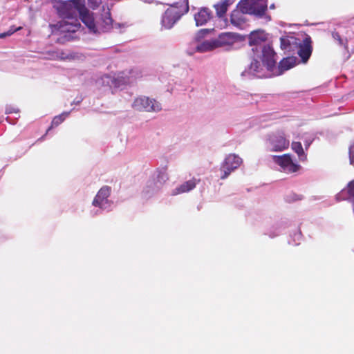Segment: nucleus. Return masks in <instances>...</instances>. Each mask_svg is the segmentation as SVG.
Listing matches in <instances>:
<instances>
[{
    "instance_id": "obj_1",
    "label": "nucleus",
    "mask_w": 354,
    "mask_h": 354,
    "mask_svg": "<svg viewBox=\"0 0 354 354\" xmlns=\"http://www.w3.org/2000/svg\"><path fill=\"white\" fill-rule=\"evenodd\" d=\"M81 1L73 0L62 3L57 7L58 14L62 18V20L57 24L61 31L76 32L80 27L77 19L79 16L91 32L97 33L99 32L93 14L84 6V3H82Z\"/></svg>"
},
{
    "instance_id": "obj_2",
    "label": "nucleus",
    "mask_w": 354,
    "mask_h": 354,
    "mask_svg": "<svg viewBox=\"0 0 354 354\" xmlns=\"http://www.w3.org/2000/svg\"><path fill=\"white\" fill-rule=\"evenodd\" d=\"M266 39L267 35L263 30H258L250 33L249 44L250 46H255V48H252L254 52H258L259 49L261 50V55L258 57L260 58L261 63L257 59H254L251 62L248 68L242 72V76L248 77L254 76L259 78L266 77L269 76V74L266 73L264 68L268 72H270L275 67L277 59L274 50L270 45L261 46V44L266 41Z\"/></svg>"
},
{
    "instance_id": "obj_3",
    "label": "nucleus",
    "mask_w": 354,
    "mask_h": 354,
    "mask_svg": "<svg viewBox=\"0 0 354 354\" xmlns=\"http://www.w3.org/2000/svg\"><path fill=\"white\" fill-rule=\"evenodd\" d=\"M171 8H168L162 17V26L166 29H170L180 19V17L189 11L188 0H184V6L182 8L178 7V3L172 4L167 3Z\"/></svg>"
},
{
    "instance_id": "obj_4",
    "label": "nucleus",
    "mask_w": 354,
    "mask_h": 354,
    "mask_svg": "<svg viewBox=\"0 0 354 354\" xmlns=\"http://www.w3.org/2000/svg\"><path fill=\"white\" fill-rule=\"evenodd\" d=\"M239 6L243 12L249 15L264 18L267 21L270 20V17L266 14L268 7L266 0H242Z\"/></svg>"
},
{
    "instance_id": "obj_5",
    "label": "nucleus",
    "mask_w": 354,
    "mask_h": 354,
    "mask_svg": "<svg viewBox=\"0 0 354 354\" xmlns=\"http://www.w3.org/2000/svg\"><path fill=\"white\" fill-rule=\"evenodd\" d=\"M266 144L268 151L280 152L289 147L290 142L283 131H276L266 136Z\"/></svg>"
},
{
    "instance_id": "obj_6",
    "label": "nucleus",
    "mask_w": 354,
    "mask_h": 354,
    "mask_svg": "<svg viewBox=\"0 0 354 354\" xmlns=\"http://www.w3.org/2000/svg\"><path fill=\"white\" fill-rule=\"evenodd\" d=\"M132 107L139 111L158 112L162 109L161 104L148 97L141 96L133 101Z\"/></svg>"
},
{
    "instance_id": "obj_7",
    "label": "nucleus",
    "mask_w": 354,
    "mask_h": 354,
    "mask_svg": "<svg viewBox=\"0 0 354 354\" xmlns=\"http://www.w3.org/2000/svg\"><path fill=\"white\" fill-rule=\"evenodd\" d=\"M242 162V158L238 155L228 154L221 166V171L223 173L221 178L225 179L232 171L238 169Z\"/></svg>"
},
{
    "instance_id": "obj_8",
    "label": "nucleus",
    "mask_w": 354,
    "mask_h": 354,
    "mask_svg": "<svg viewBox=\"0 0 354 354\" xmlns=\"http://www.w3.org/2000/svg\"><path fill=\"white\" fill-rule=\"evenodd\" d=\"M273 161L281 167L283 171L286 173H293L297 171L300 165L295 163L290 154L283 156H272Z\"/></svg>"
},
{
    "instance_id": "obj_9",
    "label": "nucleus",
    "mask_w": 354,
    "mask_h": 354,
    "mask_svg": "<svg viewBox=\"0 0 354 354\" xmlns=\"http://www.w3.org/2000/svg\"><path fill=\"white\" fill-rule=\"evenodd\" d=\"M111 194V188L108 186L102 187L95 196L93 205L103 210H109L112 203L108 199Z\"/></svg>"
},
{
    "instance_id": "obj_10",
    "label": "nucleus",
    "mask_w": 354,
    "mask_h": 354,
    "mask_svg": "<svg viewBox=\"0 0 354 354\" xmlns=\"http://www.w3.org/2000/svg\"><path fill=\"white\" fill-rule=\"evenodd\" d=\"M213 17V13L209 8L206 7L200 8L194 15L196 26H201L207 24Z\"/></svg>"
},
{
    "instance_id": "obj_11",
    "label": "nucleus",
    "mask_w": 354,
    "mask_h": 354,
    "mask_svg": "<svg viewBox=\"0 0 354 354\" xmlns=\"http://www.w3.org/2000/svg\"><path fill=\"white\" fill-rule=\"evenodd\" d=\"M296 64V59L294 57H287L283 59L279 64L277 72H274V70H277L276 66L273 68L272 71L268 72L266 68H264L265 71L266 73L269 74V76L267 77H270L272 75H281L283 72L285 71H287L291 68H292Z\"/></svg>"
},
{
    "instance_id": "obj_12",
    "label": "nucleus",
    "mask_w": 354,
    "mask_h": 354,
    "mask_svg": "<svg viewBox=\"0 0 354 354\" xmlns=\"http://www.w3.org/2000/svg\"><path fill=\"white\" fill-rule=\"evenodd\" d=\"M120 25L118 24H113V20L111 17V13L109 11H106L102 15L100 21L97 22V27L98 28L99 32L97 33H100L101 32H106L114 27H120Z\"/></svg>"
},
{
    "instance_id": "obj_13",
    "label": "nucleus",
    "mask_w": 354,
    "mask_h": 354,
    "mask_svg": "<svg viewBox=\"0 0 354 354\" xmlns=\"http://www.w3.org/2000/svg\"><path fill=\"white\" fill-rule=\"evenodd\" d=\"M237 41V35L232 32H223L214 39L216 47L232 46Z\"/></svg>"
},
{
    "instance_id": "obj_14",
    "label": "nucleus",
    "mask_w": 354,
    "mask_h": 354,
    "mask_svg": "<svg viewBox=\"0 0 354 354\" xmlns=\"http://www.w3.org/2000/svg\"><path fill=\"white\" fill-rule=\"evenodd\" d=\"M245 14L247 13L243 12L240 7L239 10H233L230 15L231 24L238 28H243L247 21Z\"/></svg>"
},
{
    "instance_id": "obj_15",
    "label": "nucleus",
    "mask_w": 354,
    "mask_h": 354,
    "mask_svg": "<svg viewBox=\"0 0 354 354\" xmlns=\"http://www.w3.org/2000/svg\"><path fill=\"white\" fill-rule=\"evenodd\" d=\"M312 53L311 40L310 37L304 39L303 44L299 46L298 55L303 62H306Z\"/></svg>"
},
{
    "instance_id": "obj_16",
    "label": "nucleus",
    "mask_w": 354,
    "mask_h": 354,
    "mask_svg": "<svg viewBox=\"0 0 354 354\" xmlns=\"http://www.w3.org/2000/svg\"><path fill=\"white\" fill-rule=\"evenodd\" d=\"M192 45L194 46V50H187V53L189 55H192L194 53V51H197L199 53H205L212 50L216 48V45H214V39L212 41H205L201 44L194 42Z\"/></svg>"
},
{
    "instance_id": "obj_17",
    "label": "nucleus",
    "mask_w": 354,
    "mask_h": 354,
    "mask_svg": "<svg viewBox=\"0 0 354 354\" xmlns=\"http://www.w3.org/2000/svg\"><path fill=\"white\" fill-rule=\"evenodd\" d=\"M234 3V0H222L214 5L217 17H223L227 12L229 7Z\"/></svg>"
},
{
    "instance_id": "obj_18",
    "label": "nucleus",
    "mask_w": 354,
    "mask_h": 354,
    "mask_svg": "<svg viewBox=\"0 0 354 354\" xmlns=\"http://www.w3.org/2000/svg\"><path fill=\"white\" fill-rule=\"evenodd\" d=\"M196 185V181L195 179H192L189 180H187L183 184H181L180 186L176 187L175 189L172 191L173 195H177L179 194L185 193L189 192L192 190L194 188H195Z\"/></svg>"
},
{
    "instance_id": "obj_19",
    "label": "nucleus",
    "mask_w": 354,
    "mask_h": 354,
    "mask_svg": "<svg viewBox=\"0 0 354 354\" xmlns=\"http://www.w3.org/2000/svg\"><path fill=\"white\" fill-rule=\"evenodd\" d=\"M292 149L298 155L300 160H305L306 155L304 153L303 147L299 142H292L291 145Z\"/></svg>"
},
{
    "instance_id": "obj_20",
    "label": "nucleus",
    "mask_w": 354,
    "mask_h": 354,
    "mask_svg": "<svg viewBox=\"0 0 354 354\" xmlns=\"http://www.w3.org/2000/svg\"><path fill=\"white\" fill-rule=\"evenodd\" d=\"M68 115V112H64L57 116H55L52 121L51 126L47 130V132L50 131L51 128L57 127L59 124H60Z\"/></svg>"
},
{
    "instance_id": "obj_21",
    "label": "nucleus",
    "mask_w": 354,
    "mask_h": 354,
    "mask_svg": "<svg viewBox=\"0 0 354 354\" xmlns=\"http://www.w3.org/2000/svg\"><path fill=\"white\" fill-rule=\"evenodd\" d=\"M295 38L293 37H281V48L283 50H290V44Z\"/></svg>"
},
{
    "instance_id": "obj_22",
    "label": "nucleus",
    "mask_w": 354,
    "mask_h": 354,
    "mask_svg": "<svg viewBox=\"0 0 354 354\" xmlns=\"http://www.w3.org/2000/svg\"><path fill=\"white\" fill-rule=\"evenodd\" d=\"M349 158L351 165H354V142L349 147Z\"/></svg>"
},
{
    "instance_id": "obj_23",
    "label": "nucleus",
    "mask_w": 354,
    "mask_h": 354,
    "mask_svg": "<svg viewBox=\"0 0 354 354\" xmlns=\"http://www.w3.org/2000/svg\"><path fill=\"white\" fill-rule=\"evenodd\" d=\"M88 1L90 6L93 8L97 7L101 3V0H88Z\"/></svg>"
},
{
    "instance_id": "obj_24",
    "label": "nucleus",
    "mask_w": 354,
    "mask_h": 354,
    "mask_svg": "<svg viewBox=\"0 0 354 354\" xmlns=\"http://www.w3.org/2000/svg\"><path fill=\"white\" fill-rule=\"evenodd\" d=\"M332 36L333 37L334 39L338 41L339 42V44L342 45V38L339 35V34L337 32H333L332 33Z\"/></svg>"
},
{
    "instance_id": "obj_25",
    "label": "nucleus",
    "mask_w": 354,
    "mask_h": 354,
    "mask_svg": "<svg viewBox=\"0 0 354 354\" xmlns=\"http://www.w3.org/2000/svg\"><path fill=\"white\" fill-rule=\"evenodd\" d=\"M17 112H18V109H17L14 107H12L11 106L6 107V113H7V114L12 113H17Z\"/></svg>"
},
{
    "instance_id": "obj_26",
    "label": "nucleus",
    "mask_w": 354,
    "mask_h": 354,
    "mask_svg": "<svg viewBox=\"0 0 354 354\" xmlns=\"http://www.w3.org/2000/svg\"><path fill=\"white\" fill-rule=\"evenodd\" d=\"M15 32V30H10L8 32H5L0 34V38H5L7 36H10Z\"/></svg>"
},
{
    "instance_id": "obj_27",
    "label": "nucleus",
    "mask_w": 354,
    "mask_h": 354,
    "mask_svg": "<svg viewBox=\"0 0 354 354\" xmlns=\"http://www.w3.org/2000/svg\"><path fill=\"white\" fill-rule=\"evenodd\" d=\"M312 141L310 140H306L305 142V147H306V149H308V147L310 145Z\"/></svg>"
},
{
    "instance_id": "obj_28",
    "label": "nucleus",
    "mask_w": 354,
    "mask_h": 354,
    "mask_svg": "<svg viewBox=\"0 0 354 354\" xmlns=\"http://www.w3.org/2000/svg\"><path fill=\"white\" fill-rule=\"evenodd\" d=\"M274 8H275V6H274V3H273V4H271V5L270 6V9H274Z\"/></svg>"
},
{
    "instance_id": "obj_29",
    "label": "nucleus",
    "mask_w": 354,
    "mask_h": 354,
    "mask_svg": "<svg viewBox=\"0 0 354 354\" xmlns=\"http://www.w3.org/2000/svg\"><path fill=\"white\" fill-rule=\"evenodd\" d=\"M62 57V59H68V56L64 57L63 56V53H62V57Z\"/></svg>"
}]
</instances>
